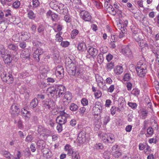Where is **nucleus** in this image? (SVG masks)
I'll list each match as a JSON object with an SVG mask.
<instances>
[{"label":"nucleus","mask_w":159,"mask_h":159,"mask_svg":"<svg viewBox=\"0 0 159 159\" xmlns=\"http://www.w3.org/2000/svg\"><path fill=\"white\" fill-rule=\"evenodd\" d=\"M65 87L61 84H54L50 86L47 90V93L48 96L60 98L63 95V99L71 101L72 98V93L69 91H66Z\"/></svg>","instance_id":"obj_1"},{"label":"nucleus","mask_w":159,"mask_h":159,"mask_svg":"<svg viewBox=\"0 0 159 159\" xmlns=\"http://www.w3.org/2000/svg\"><path fill=\"white\" fill-rule=\"evenodd\" d=\"M66 69L68 73L70 75L75 76L78 77L82 78V73L80 70L77 66V63L72 64V66H67Z\"/></svg>","instance_id":"obj_2"},{"label":"nucleus","mask_w":159,"mask_h":159,"mask_svg":"<svg viewBox=\"0 0 159 159\" xmlns=\"http://www.w3.org/2000/svg\"><path fill=\"white\" fill-rule=\"evenodd\" d=\"M69 115L64 111H61L60 115L56 119V122L57 124H64L67 122V118Z\"/></svg>","instance_id":"obj_3"},{"label":"nucleus","mask_w":159,"mask_h":159,"mask_svg":"<svg viewBox=\"0 0 159 159\" xmlns=\"http://www.w3.org/2000/svg\"><path fill=\"white\" fill-rule=\"evenodd\" d=\"M78 11L80 13V18L86 21H90L92 19V16L90 13L85 10L79 9Z\"/></svg>","instance_id":"obj_4"},{"label":"nucleus","mask_w":159,"mask_h":159,"mask_svg":"<svg viewBox=\"0 0 159 159\" xmlns=\"http://www.w3.org/2000/svg\"><path fill=\"white\" fill-rule=\"evenodd\" d=\"M1 77L3 81L9 84L12 83L13 81V78L11 74L9 73H7L6 72L2 73Z\"/></svg>","instance_id":"obj_5"},{"label":"nucleus","mask_w":159,"mask_h":159,"mask_svg":"<svg viewBox=\"0 0 159 159\" xmlns=\"http://www.w3.org/2000/svg\"><path fill=\"white\" fill-rule=\"evenodd\" d=\"M122 52L124 55L129 59L132 60L133 59V54L129 45H127L123 47L122 49Z\"/></svg>","instance_id":"obj_6"},{"label":"nucleus","mask_w":159,"mask_h":159,"mask_svg":"<svg viewBox=\"0 0 159 159\" xmlns=\"http://www.w3.org/2000/svg\"><path fill=\"white\" fill-rule=\"evenodd\" d=\"M3 58V61L5 64L9 65L11 63L12 60L15 62L18 61V58L15 56L14 55L9 53H7L5 56L2 57Z\"/></svg>","instance_id":"obj_7"},{"label":"nucleus","mask_w":159,"mask_h":159,"mask_svg":"<svg viewBox=\"0 0 159 159\" xmlns=\"http://www.w3.org/2000/svg\"><path fill=\"white\" fill-rule=\"evenodd\" d=\"M56 104L53 100L47 99L44 102L43 106L46 109L52 110L55 108Z\"/></svg>","instance_id":"obj_8"},{"label":"nucleus","mask_w":159,"mask_h":159,"mask_svg":"<svg viewBox=\"0 0 159 159\" xmlns=\"http://www.w3.org/2000/svg\"><path fill=\"white\" fill-rule=\"evenodd\" d=\"M64 69L63 67L59 65L56 68L55 74L57 77L59 79L63 78L64 76Z\"/></svg>","instance_id":"obj_9"},{"label":"nucleus","mask_w":159,"mask_h":159,"mask_svg":"<svg viewBox=\"0 0 159 159\" xmlns=\"http://www.w3.org/2000/svg\"><path fill=\"white\" fill-rule=\"evenodd\" d=\"M38 100L37 98H34L30 102V109L34 110L35 112H38L39 109L38 108Z\"/></svg>","instance_id":"obj_10"},{"label":"nucleus","mask_w":159,"mask_h":159,"mask_svg":"<svg viewBox=\"0 0 159 159\" xmlns=\"http://www.w3.org/2000/svg\"><path fill=\"white\" fill-rule=\"evenodd\" d=\"M86 132L84 130H82L78 134L77 138L78 142L80 143H83L86 141Z\"/></svg>","instance_id":"obj_11"},{"label":"nucleus","mask_w":159,"mask_h":159,"mask_svg":"<svg viewBox=\"0 0 159 159\" xmlns=\"http://www.w3.org/2000/svg\"><path fill=\"white\" fill-rule=\"evenodd\" d=\"M18 105L16 104H13L11 106L10 112L13 116L19 114L20 110Z\"/></svg>","instance_id":"obj_12"},{"label":"nucleus","mask_w":159,"mask_h":159,"mask_svg":"<svg viewBox=\"0 0 159 159\" xmlns=\"http://www.w3.org/2000/svg\"><path fill=\"white\" fill-rule=\"evenodd\" d=\"M37 131L39 134L41 135H42L43 136L44 135L47 136L48 133H49L50 132L48 130L41 125L38 126Z\"/></svg>","instance_id":"obj_13"},{"label":"nucleus","mask_w":159,"mask_h":159,"mask_svg":"<svg viewBox=\"0 0 159 159\" xmlns=\"http://www.w3.org/2000/svg\"><path fill=\"white\" fill-rule=\"evenodd\" d=\"M43 49L40 48H37L34 51L33 54V56L37 61H39L40 60L39 56L43 53Z\"/></svg>","instance_id":"obj_14"},{"label":"nucleus","mask_w":159,"mask_h":159,"mask_svg":"<svg viewBox=\"0 0 159 159\" xmlns=\"http://www.w3.org/2000/svg\"><path fill=\"white\" fill-rule=\"evenodd\" d=\"M118 107H117V109L119 111H121L123 109L124 105L125 103V101L123 97H120L118 99Z\"/></svg>","instance_id":"obj_15"},{"label":"nucleus","mask_w":159,"mask_h":159,"mask_svg":"<svg viewBox=\"0 0 159 159\" xmlns=\"http://www.w3.org/2000/svg\"><path fill=\"white\" fill-rule=\"evenodd\" d=\"M50 7L53 9L56 10L58 12V10L60 9V8H62L63 4H59L58 5L57 2H51L50 3Z\"/></svg>","instance_id":"obj_16"},{"label":"nucleus","mask_w":159,"mask_h":159,"mask_svg":"<svg viewBox=\"0 0 159 159\" xmlns=\"http://www.w3.org/2000/svg\"><path fill=\"white\" fill-rule=\"evenodd\" d=\"M98 50L96 49L91 46H89L87 49V52L92 57H95L98 53Z\"/></svg>","instance_id":"obj_17"},{"label":"nucleus","mask_w":159,"mask_h":159,"mask_svg":"<svg viewBox=\"0 0 159 159\" xmlns=\"http://www.w3.org/2000/svg\"><path fill=\"white\" fill-rule=\"evenodd\" d=\"M140 115V116L143 119H145L148 115V111L145 108H142L138 111Z\"/></svg>","instance_id":"obj_18"},{"label":"nucleus","mask_w":159,"mask_h":159,"mask_svg":"<svg viewBox=\"0 0 159 159\" xmlns=\"http://www.w3.org/2000/svg\"><path fill=\"white\" fill-rule=\"evenodd\" d=\"M30 52L29 50L27 49L22 51L20 57L22 59H27L30 58Z\"/></svg>","instance_id":"obj_19"},{"label":"nucleus","mask_w":159,"mask_h":159,"mask_svg":"<svg viewBox=\"0 0 159 159\" xmlns=\"http://www.w3.org/2000/svg\"><path fill=\"white\" fill-rule=\"evenodd\" d=\"M96 110L98 113L100 112L102 110V104L99 102H96L95 107L93 108V110L94 112Z\"/></svg>","instance_id":"obj_20"},{"label":"nucleus","mask_w":159,"mask_h":159,"mask_svg":"<svg viewBox=\"0 0 159 159\" xmlns=\"http://www.w3.org/2000/svg\"><path fill=\"white\" fill-rule=\"evenodd\" d=\"M98 136L105 143H107V139L108 138V134L104 133L102 132H99Z\"/></svg>","instance_id":"obj_21"},{"label":"nucleus","mask_w":159,"mask_h":159,"mask_svg":"<svg viewBox=\"0 0 159 159\" xmlns=\"http://www.w3.org/2000/svg\"><path fill=\"white\" fill-rule=\"evenodd\" d=\"M77 63L75 61L73 60H72L71 58L69 57H66V58L65 61V64L66 66V68H67V66H72V64H75Z\"/></svg>","instance_id":"obj_22"},{"label":"nucleus","mask_w":159,"mask_h":159,"mask_svg":"<svg viewBox=\"0 0 159 159\" xmlns=\"http://www.w3.org/2000/svg\"><path fill=\"white\" fill-rule=\"evenodd\" d=\"M136 68L138 69H142L143 70L147 69V66L146 64L142 61H140L138 62Z\"/></svg>","instance_id":"obj_23"},{"label":"nucleus","mask_w":159,"mask_h":159,"mask_svg":"<svg viewBox=\"0 0 159 159\" xmlns=\"http://www.w3.org/2000/svg\"><path fill=\"white\" fill-rule=\"evenodd\" d=\"M136 70L137 72L138 75L140 77H143L145 75L147 72V69L143 70L142 69L136 68Z\"/></svg>","instance_id":"obj_24"},{"label":"nucleus","mask_w":159,"mask_h":159,"mask_svg":"<svg viewBox=\"0 0 159 159\" xmlns=\"http://www.w3.org/2000/svg\"><path fill=\"white\" fill-rule=\"evenodd\" d=\"M136 70L137 72L138 75L140 77H143L145 75L147 72V69L143 70L142 69L136 68Z\"/></svg>","instance_id":"obj_25"},{"label":"nucleus","mask_w":159,"mask_h":159,"mask_svg":"<svg viewBox=\"0 0 159 159\" xmlns=\"http://www.w3.org/2000/svg\"><path fill=\"white\" fill-rule=\"evenodd\" d=\"M123 71V69L121 66H117L114 69V73L117 75L121 74Z\"/></svg>","instance_id":"obj_26"},{"label":"nucleus","mask_w":159,"mask_h":159,"mask_svg":"<svg viewBox=\"0 0 159 159\" xmlns=\"http://www.w3.org/2000/svg\"><path fill=\"white\" fill-rule=\"evenodd\" d=\"M8 52V51L3 45H0V55H1L2 57L5 56Z\"/></svg>","instance_id":"obj_27"},{"label":"nucleus","mask_w":159,"mask_h":159,"mask_svg":"<svg viewBox=\"0 0 159 159\" xmlns=\"http://www.w3.org/2000/svg\"><path fill=\"white\" fill-rule=\"evenodd\" d=\"M9 50L16 52L18 49V46L15 44L10 43L8 45Z\"/></svg>","instance_id":"obj_28"},{"label":"nucleus","mask_w":159,"mask_h":159,"mask_svg":"<svg viewBox=\"0 0 159 159\" xmlns=\"http://www.w3.org/2000/svg\"><path fill=\"white\" fill-rule=\"evenodd\" d=\"M115 139L114 135L111 134H108L107 143H112L114 142Z\"/></svg>","instance_id":"obj_29"},{"label":"nucleus","mask_w":159,"mask_h":159,"mask_svg":"<svg viewBox=\"0 0 159 159\" xmlns=\"http://www.w3.org/2000/svg\"><path fill=\"white\" fill-rule=\"evenodd\" d=\"M86 49V46L84 43H81L78 45V49L80 51L83 52L85 51Z\"/></svg>","instance_id":"obj_30"},{"label":"nucleus","mask_w":159,"mask_h":159,"mask_svg":"<svg viewBox=\"0 0 159 159\" xmlns=\"http://www.w3.org/2000/svg\"><path fill=\"white\" fill-rule=\"evenodd\" d=\"M62 8H60V9L58 10V12L61 14L65 15L68 12V9L66 8L63 4V7Z\"/></svg>","instance_id":"obj_31"},{"label":"nucleus","mask_w":159,"mask_h":159,"mask_svg":"<svg viewBox=\"0 0 159 159\" xmlns=\"http://www.w3.org/2000/svg\"><path fill=\"white\" fill-rule=\"evenodd\" d=\"M21 112L23 116L29 118L30 116V111L25 109L24 108L21 109Z\"/></svg>","instance_id":"obj_32"},{"label":"nucleus","mask_w":159,"mask_h":159,"mask_svg":"<svg viewBox=\"0 0 159 159\" xmlns=\"http://www.w3.org/2000/svg\"><path fill=\"white\" fill-rule=\"evenodd\" d=\"M28 17L29 19L34 20L36 18V15L31 10L28 11Z\"/></svg>","instance_id":"obj_33"},{"label":"nucleus","mask_w":159,"mask_h":159,"mask_svg":"<svg viewBox=\"0 0 159 159\" xmlns=\"http://www.w3.org/2000/svg\"><path fill=\"white\" fill-rule=\"evenodd\" d=\"M21 38L23 40H26L30 38V34L27 32H23L21 33Z\"/></svg>","instance_id":"obj_34"},{"label":"nucleus","mask_w":159,"mask_h":159,"mask_svg":"<svg viewBox=\"0 0 159 159\" xmlns=\"http://www.w3.org/2000/svg\"><path fill=\"white\" fill-rule=\"evenodd\" d=\"M78 106L74 103H71L70 104L69 107L70 109L72 111H75L78 110Z\"/></svg>","instance_id":"obj_35"},{"label":"nucleus","mask_w":159,"mask_h":159,"mask_svg":"<svg viewBox=\"0 0 159 159\" xmlns=\"http://www.w3.org/2000/svg\"><path fill=\"white\" fill-rule=\"evenodd\" d=\"M97 61L98 63L101 64L104 61V57L102 54L100 53L97 57Z\"/></svg>","instance_id":"obj_36"},{"label":"nucleus","mask_w":159,"mask_h":159,"mask_svg":"<svg viewBox=\"0 0 159 159\" xmlns=\"http://www.w3.org/2000/svg\"><path fill=\"white\" fill-rule=\"evenodd\" d=\"M44 26L42 24L40 25L38 27V31L39 34H43L44 31Z\"/></svg>","instance_id":"obj_37"},{"label":"nucleus","mask_w":159,"mask_h":159,"mask_svg":"<svg viewBox=\"0 0 159 159\" xmlns=\"http://www.w3.org/2000/svg\"><path fill=\"white\" fill-rule=\"evenodd\" d=\"M143 0H137L136 1V5L139 8H143Z\"/></svg>","instance_id":"obj_38"},{"label":"nucleus","mask_w":159,"mask_h":159,"mask_svg":"<svg viewBox=\"0 0 159 159\" xmlns=\"http://www.w3.org/2000/svg\"><path fill=\"white\" fill-rule=\"evenodd\" d=\"M79 31L76 29L73 30L71 34V37L72 39H74L75 38V36L79 33Z\"/></svg>","instance_id":"obj_39"},{"label":"nucleus","mask_w":159,"mask_h":159,"mask_svg":"<svg viewBox=\"0 0 159 159\" xmlns=\"http://www.w3.org/2000/svg\"><path fill=\"white\" fill-rule=\"evenodd\" d=\"M32 43L34 46L36 47L41 46L43 44L42 43L36 40H33L32 41Z\"/></svg>","instance_id":"obj_40"},{"label":"nucleus","mask_w":159,"mask_h":159,"mask_svg":"<svg viewBox=\"0 0 159 159\" xmlns=\"http://www.w3.org/2000/svg\"><path fill=\"white\" fill-rule=\"evenodd\" d=\"M61 33L60 32L58 33L56 35L55 40L57 41L61 42L62 41L63 39V38L61 36Z\"/></svg>","instance_id":"obj_41"},{"label":"nucleus","mask_w":159,"mask_h":159,"mask_svg":"<svg viewBox=\"0 0 159 159\" xmlns=\"http://www.w3.org/2000/svg\"><path fill=\"white\" fill-rule=\"evenodd\" d=\"M0 20H2L1 22H5L7 20V19L4 17V14L2 11L0 10Z\"/></svg>","instance_id":"obj_42"},{"label":"nucleus","mask_w":159,"mask_h":159,"mask_svg":"<svg viewBox=\"0 0 159 159\" xmlns=\"http://www.w3.org/2000/svg\"><path fill=\"white\" fill-rule=\"evenodd\" d=\"M71 156L72 159H80L79 153L77 151H75Z\"/></svg>","instance_id":"obj_43"},{"label":"nucleus","mask_w":159,"mask_h":159,"mask_svg":"<svg viewBox=\"0 0 159 159\" xmlns=\"http://www.w3.org/2000/svg\"><path fill=\"white\" fill-rule=\"evenodd\" d=\"M140 93V91L138 89H134L131 92V93L135 96H138Z\"/></svg>","instance_id":"obj_44"},{"label":"nucleus","mask_w":159,"mask_h":159,"mask_svg":"<svg viewBox=\"0 0 159 159\" xmlns=\"http://www.w3.org/2000/svg\"><path fill=\"white\" fill-rule=\"evenodd\" d=\"M129 106L133 110L136 109L137 105L135 102H128V103Z\"/></svg>","instance_id":"obj_45"},{"label":"nucleus","mask_w":159,"mask_h":159,"mask_svg":"<svg viewBox=\"0 0 159 159\" xmlns=\"http://www.w3.org/2000/svg\"><path fill=\"white\" fill-rule=\"evenodd\" d=\"M19 46L22 49H25L26 46L27 44L24 41H21L19 43Z\"/></svg>","instance_id":"obj_46"},{"label":"nucleus","mask_w":159,"mask_h":159,"mask_svg":"<svg viewBox=\"0 0 159 159\" xmlns=\"http://www.w3.org/2000/svg\"><path fill=\"white\" fill-rule=\"evenodd\" d=\"M114 66V62H111L107 63V70H110Z\"/></svg>","instance_id":"obj_47"},{"label":"nucleus","mask_w":159,"mask_h":159,"mask_svg":"<svg viewBox=\"0 0 159 159\" xmlns=\"http://www.w3.org/2000/svg\"><path fill=\"white\" fill-rule=\"evenodd\" d=\"M121 155V152L117 150L116 151L112 153V155L115 158H118Z\"/></svg>","instance_id":"obj_48"},{"label":"nucleus","mask_w":159,"mask_h":159,"mask_svg":"<svg viewBox=\"0 0 159 159\" xmlns=\"http://www.w3.org/2000/svg\"><path fill=\"white\" fill-rule=\"evenodd\" d=\"M33 139V138L31 134L28 135L26 137L25 140L26 142H31Z\"/></svg>","instance_id":"obj_49"},{"label":"nucleus","mask_w":159,"mask_h":159,"mask_svg":"<svg viewBox=\"0 0 159 159\" xmlns=\"http://www.w3.org/2000/svg\"><path fill=\"white\" fill-rule=\"evenodd\" d=\"M94 94L95 98L98 99L101 97L102 95L101 91L98 90H97Z\"/></svg>","instance_id":"obj_50"},{"label":"nucleus","mask_w":159,"mask_h":159,"mask_svg":"<svg viewBox=\"0 0 159 159\" xmlns=\"http://www.w3.org/2000/svg\"><path fill=\"white\" fill-rule=\"evenodd\" d=\"M60 45L64 48L67 47L70 44V43L67 41H63L61 42Z\"/></svg>","instance_id":"obj_51"},{"label":"nucleus","mask_w":159,"mask_h":159,"mask_svg":"<svg viewBox=\"0 0 159 159\" xmlns=\"http://www.w3.org/2000/svg\"><path fill=\"white\" fill-rule=\"evenodd\" d=\"M2 154L4 156L7 158H10L11 154L10 153L6 151H4L2 152Z\"/></svg>","instance_id":"obj_52"},{"label":"nucleus","mask_w":159,"mask_h":159,"mask_svg":"<svg viewBox=\"0 0 159 159\" xmlns=\"http://www.w3.org/2000/svg\"><path fill=\"white\" fill-rule=\"evenodd\" d=\"M141 34H139L138 35H136L135 36H134L133 37V38L135 40V41L139 43V41H141V40L142 39V38L141 37Z\"/></svg>","instance_id":"obj_53"},{"label":"nucleus","mask_w":159,"mask_h":159,"mask_svg":"<svg viewBox=\"0 0 159 159\" xmlns=\"http://www.w3.org/2000/svg\"><path fill=\"white\" fill-rule=\"evenodd\" d=\"M64 20L66 22L69 23L71 22V18L69 15H66L64 16Z\"/></svg>","instance_id":"obj_54"},{"label":"nucleus","mask_w":159,"mask_h":159,"mask_svg":"<svg viewBox=\"0 0 159 159\" xmlns=\"http://www.w3.org/2000/svg\"><path fill=\"white\" fill-rule=\"evenodd\" d=\"M117 107L115 106H112L111 109V115L113 116L116 113V111H118L117 109Z\"/></svg>","instance_id":"obj_55"},{"label":"nucleus","mask_w":159,"mask_h":159,"mask_svg":"<svg viewBox=\"0 0 159 159\" xmlns=\"http://www.w3.org/2000/svg\"><path fill=\"white\" fill-rule=\"evenodd\" d=\"M118 36L116 34H111V41L116 42L117 41Z\"/></svg>","instance_id":"obj_56"},{"label":"nucleus","mask_w":159,"mask_h":159,"mask_svg":"<svg viewBox=\"0 0 159 159\" xmlns=\"http://www.w3.org/2000/svg\"><path fill=\"white\" fill-rule=\"evenodd\" d=\"M153 20L157 26H159V14H158L156 17L154 18Z\"/></svg>","instance_id":"obj_57"},{"label":"nucleus","mask_w":159,"mask_h":159,"mask_svg":"<svg viewBox=\"0 0 159 159\" xmlns=\"http://www.w3.org/2000/svg\"><path fill=\"white\" fill-rule=\"evenodd\" d=\"M33 6L34 7H37L39 5V0H33Z\"/></svg>","instance_id":"obj_58"},{"label":"nucleus","mask_w":159,"mask_h":159,"mask_svg":"<svg viewBox=\"0 0 159 159\" xmlns=\"http://www.w3.org/2000/svg\"><path fill=\"white\" fill-rule=\"evenodd\" d=\"M108 48L106 46H104L100 48V51L102 53H105L107 52Z\"/></svg>","instance_id":"obj_59"},{"label":"nucleus","mask_w":159,"mask_h":159,"mask_svg":"<svg viewBox=\"0 0 159 159\" xmlns=\"http://www.w3.org/2000/svg\"><path fill=\"white\" fill-rule=\"evenodd\" d=\"M63 125V124H58L57 125V129L58 132L60 133L62 131L63 129L62 125Z\"/></svg>","instance_id":"obj_60"},{"label":"nucleus","mask_w":159,"mask_h":159,"mask_svg":"<svg viewBox=\"0 0 159 159\" xmlns=\"http://www.w3.org/2000/svg\"><path fill=\"white\" fill-rule=\"evenodd\" d=\"M20 5V2L19 1H16L14 2L13 4V6L14 8H17Z\"/></svg>","instance_id":"obj_61"},{"label":"nucleus","mask_w":159,"mask_h":159,"mask_svg":"<svg viewBox=\"0 0 159 159\" xmlns=\"http://www.w3.org/2000/svg\"><path fill=\"white\" fill-rule=\"evenodd\" d=\"M95 146L97 149H102L103 148V146L101 143L96 144Z\"/></svg>","instance_id":"obj_62"},{"label":"nucleus","mask_w":159,"mask_h":159,"mask_svg":"<svg viewBox=\"0 0 159 159\" xmlns=\"http://www.w3.org/2000/svg\"><path fill=\"white\" fill-rule=\"evenodd\" d=\"M81 102L83 106L87 105L88 103L87 99L85 98H83L81 101Z\"/></svg>","instance_id":"obj_63"},{"label":"nucleus","mask_w":159,"mask_h":159,"mask_svg":"<svg viewBox=\"0 0 159 159\" xmlns=\"http://www.w3.org/2000/svg\"><path fill=\"white\" fill-rule=\"evenodd\" d=\"M52 156V154L51 152H48L45 154V157L47 159H50Z\"/></svg>","instance_id":"obj_64"}]
</instances>
